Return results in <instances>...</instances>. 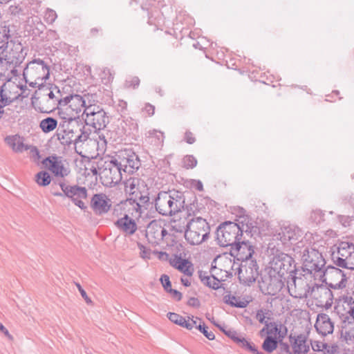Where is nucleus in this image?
I'll return each instance as SVG.
<instances>
[{
    "label": "nucleus",
    "mask_w": 354,
    "mask_h": 354,
    "mask_svg": "<svg viewBox=\"0 0 354 354\" xmlns=\"http://www.w3.org/2000/svg\"><path fill=\"white\" fill-rule=\"evenodd\" d=\"M236 221H225L217 227L216 235L220 246L232 248L245 236L255 237L260 234L257 223L248 216H240Z\"/></svg>",
    "instance_id": "nucleus-1"
},
{
    "label": "nucleus",
    "mask_w": 354,
    "mask_h": 354,
    "mask_svg": "<svg viewBox=\"0 0 354 354\" xmlns=\"http://www.w3.org/2000/svg\"><path fill=\"white\" fill-rule=\"evenodd\" d=\"M270 270L274 274H277L280 277H286L287 274V286L290 295L295 298H303L306 296V292L301 289H297V282L299 286L307 283L301 278L295 277L296 265L294 259L285 253H280L274 256L270 263Z\"/></svg>",
    "instance_id": "nucleus-2"
},
{
    "label": "nucleus",
    "mask_w": 354,
    "mask_h": 354,
    "mask_svg": "<svg viewBox=\"0 0 354 354\" xmlns=\"http://www.w3.org/2000/svg\"><path fill=\"white\" fill-rule=\"evenodd\" d=\"M294 255L301 258L304 266L310 274L320 272L325 267L326 261L317 244L311 245L306 239H301L292 248Z\"/></svg>",
    "instance_id": "nucleus-3"
},
{
    "label": "nucleus",
    "mask_w": 354,
    "mask_h": 354,
    "mask_svg": "<svg viewBox=\"0 0 354 354\" xmlns=\"http://www.w3.org/2000/svg\"><path fill=\"white\" fill-rule=\"evenodd\" d=\"M185 200L183 192L176 189L161 191L155 199V208L162 216H172L185 209Z\"/></svg>",
    "instance_id": "nucleus-4"
},
{
    "label": "nucleus",
    "mask_w": 354,
    "mask_h": 354,
    "mask_svg": "<svg viewBox=\"0 0 354 354\" xmlns=\"http://www.w3.org/2000/svg\"><path fill=\"white\" fill-rule=\"evenodd\" d=\"M91 130L78 120L68 123H59L56 136L62 145H70L84 143L89 138Z\"/></svg>",
    "instance_id": "nucleus-5"
},
{
    "label": "nucleus",
    "mask_w": 354,
    "mask_h": 354,
    "mask_svg": "<svg viewBox=\"0 0 354 354\" xmlns=\"http://www.w3.org/2000/svg\"><path fill=\"white\" fill-rule=\"evenodd\" d=\"M26 83L33 88L41 85L43 81L48 79L50 69L47 64L42 59H35L27 64L23 71Z\"/></svg>",
    "instance_id": "nucleus-6"
},
{
    "label": "nucleus",
    "mask_w": 354,
    "mask_h": 354,
    "mask_svg": "<svg viewBox=\"0 0 354 354\" xmlns=\"http://www.w3.org/2000/svg\"><path fill=\"white\" fill-rule=\"evenodd\" d=\"M26 55L25 48L20 42L10 40L0 46V63L4 62L13 68L24 62Z\"/></svg>",
    "instance_id": "nucleus-7"
},
{
    "label": "nucleus",
    "mask_w": 354,
    "mask_h": 354,
    "mask_svg": "<svg viewBox=\"0 0 354 354\" xmlns=\"http://www.w3.org/2000/svg\"><path fill=\"white\" fill-rule=\"evenodd\" d=\"M330 259L336 266L354 270V244L342 241L331 248Z\"/></svg>",
    "instance_id": "nucleus-8"
},
{
    "label": "nucleus",
    "mask_w": 354,
    "mask_h": 354,
    "mask_svg": "<svg viewBox=\"0 0 354 354\" xmlns=\"http://www.w3.org/2000/svg\"><path fill=\"white\" fill-rule=\"evenodd\" d=\"M189 228L185 232V239L191 245H199L209 238L210 226L201 216L189 219Z\"/></svg>",
    "instance_id": "nucleus-9"
},
{
    "label": "nucleus",
    "mask_w": 354,
    "mask_h": 354,
    "mask_svg": "<svg viewBox=\"0 0 354 354\" xmlns=\"http://www.w3.org/2000/svg\"><path fill=\"white\" fill-rule=\"evenodd\" d=\"M120 168L112 158L109 161H104L103 165H99V175L102 183L106 187H112L120 183L124 174Z\"/></svg>",
    "instance_id": "nucleus-10"
},
{
    "label": "nucleus",
    "mask_w": 354,
    "mask_h": 354,
    "mask_svg": "<svg viewBox=\"0 0 354 354\" xmlns=\"http://www.w3.org/2000/svg\"><path fill=\"white\" fill-rule=\"evenodd\" d=\"M59 186L62 192H52L53 195L71 198L73 203L82 210L87 208V205L83 201L88 196V190L86 187L78 185H67L63 183H60Z\"/></svg>",
    "instance_id": "nucleus-11"
},
{
    "label": "nucleus",
    "mask_w": 354,
    "mask_h": 354,
    "mask_svg": "<svg viewBox=\"0 0 354 354\" xmlns=\"http://www.w3.org/2000/svg\"><path fill=\"white\" fill-rule=\"evenodd\" d=\"M124 190L129 194V198L138 199L141 203H149V188L143 180L136 177H125Z\"/></svg>",
    "instance_id": "nucleus-12"
},
{
    "label": "nucleus",
    "mask_w": 354,
    "mask_h": 354,
    "mask_svg": "<svg viewBox=\"0 0 354 354\" xmlns=\"http://www.w3.org/2000/svg\"><path fill=\"white\" fill-rule=\"evenodd\" d=\"M112 158L124 175L133 174L140 166L138 155L130 149L121 150Z\"/></svg>",
    "instance_id": "nucleus-13"
},
{
    "label": "nucleus",
    "mask_w": 354,
    "mask_h": 354,
    "mask_svg": "<svg viewBox=\"0 0 354 354\" xmlns=\"http://www.w3.org/2000/svg\"><path fill=\"white\" fill-rule=\"evenodd\" d=\"M85 123L96 131L104 129L109 122V117L103 109L95 104L87 106L84 110Z\"/></svg>",
    "instance_id": "nucleus-14"
},
{
    "label": "nucleus",
    "mask_w": 354,
    "mask_h": 354,
    "mask_svg": "<svg viewBox=\"0 0 354 354\" xmlns=\"http://www.w3.org/2000/svg\"><path fill=\"white\" fill-rule=\"evenodd\" d=\"M323 273V281L333 289L345 288L347 283V277L344 271L333 266H328L321 271Z\"/></svg>",
    "instance_id": "nucleus-15"
},
{
    "label": "nucleus",
    "mask_w": 354,
    "mask_h": 354,
    "mask_svg": "<svg viewBox=\"0 0 354 354\" xmlns=\"http://www.w3.org/2000/svg\"><path fill=\"white\" fill-rule=\"evenodd\" d=\"M238 274L242 283L250 286L254 283L259 276V266L257 261L248 260L241 263Z\"/></svg>",
    "instance_id": "nucleus-16"
},
{
    "label": "nucleus",
    "mask_w": 354,
    "mask_h": 354,
    "mask_svg": "<svg viewBox=\"0 0 354 354\" xmlns=\"http://www.w3.org/2000/svg\"><path fill=\"white\" fill-rule=\"evenodd\" d=\"M245 236L241 240L230 248V254L241 263L248 260H253L252 256L254 253V246Z\"/></svg>",
    "instance_id": "nucleus-17"
},
{
    "label": "nucleus",
    "mask_w": 354,
    "mask_h": 354,
    "mask_svg": "<svg viewBox=\"0 0 354 354\" xmlns=\"http://www.w3.org/2000/svg\"><path fill=\"white\" fill-rule=\"evenodd\" d=\"M302 235L303 233L299 227L294 225H288L281 228V231L277 234V239L286 247L292 246L293 248L300 241L299 239Z\"/></svg>",
    "instance_id": "nucleus-18"
},
{
    "label": "nucleus",
    "mask_w": 354,
    "mask_h": 354,
    "mask_svg": "<svg viewBox=\"0 0 354 354\" xmlns=\"http://www.w3.org/2000/svg\"><path fill=\"white\" fill-rule=\"evenodd\" d=\"M335 310L342 322L354 321V299L351 297L340 299Z\"/></svg>",
    "instance_id": "nucleus-19"
},
{
    "label": "nucleus",
    "mask_w": 354,
    "mask_h": 354,
    "mask_svg": "<svg viewBox=\"0 0 354 354\" xmlns=\"http://www.w3.org/2000/svg\"><path fill=\"white\" fill-rule=\"evenodd\" d=\"M42 164L57 177H65L69 170L65 167L62 158L56 155L50 156L43 160Z\"/></svg>",
    "instance_id": "nucleus-20"
},
{
    "label": "nucleus",
    "mask_w": 354,
    "mask_h": 354,
    "mask_svg": "<svg viewBox=\"0 0 354 354\" xmlns=\"http://www.w3.org/2000/svg\"><path fill=\"white\" fill-rule=\"evenodd\" d=\"M149 203H141L138 199L128 198L125 201H122L118 205L121 210L124 212V215L127 217L138 218L142 213V208L148 205Z\"/></svg>",
    "instance_id": "nucleus-21"
},
{
    "label": "nucleus",
    "mask_w": 354,
    "mask_h": 354,
    "mask_svg": "<svg viewBox=\"0 0 354 354\" xmlns=\"http://www.w3.org/2000/svg\"><path fill=\"white\" fill-rule=\"evenodd\" d=\"M90 206L96 214H104L110 210L111 201L105 194H95L91 198Z\"/></svg>",
    "instance_id": "nucleus-22"
},
{
    "label": "nucleus",
    "mask_w": 354,
    "mask_h": 354,
    "mask_svg": "<svg viewBox=\"0 0 354 354\" xmlns=\"http://www.w3.org/2000/svg\"><path fill=\"white\" fill-rule=\"evenodd\" d=\"M286 279V277H280L277 274L272 272V270H270L268 278L263 281V283L266 284L268 293L274 295L280 292L284 286Z\"/></svg>",
    "instance_id": "nucleus-23"
},
{
    "label": "nucleus",
    "mask_w": 354,
    "mask_h": 354,
    "mask_svg": "<svg viewBox=\"0 0 354 354\" xmlns=\"http://www.w3.org/2000/svg\"><path fill=\"white\" fill-rule=\"evenodd\" d=\"M315 328L318 333L326 336L333 332L334 323L327 314L320 313L317 315Z\"/></svg>",
    "instance_id": "nucleus-24"
},
{
    "label": "nucleus",
    "mask_w": 354,
    "mask_h": 354,
    "mask_svg": "<svg viewBox=\"0 0 354 354\" xmlns=\"http://www.w3.org/2000/svg\"><path fill=\"white\" fill-rule=\"evenodd\" d=\"M169 262L172 267L188 277H192L194 272L193 263L181 257L174 255L173 258L169 259Z\"/></svg>",
    "instance_id": "nucleus-25"
},
{
    "label": "nucleus",
    "mask_w": 354,
    "mask_h": 354,
    "mask_svg": "<svg viewBox=\"0 0 354 354\" xmlns=\"http://www.w3.org/2000/svg\"><path fill=\"white\" fill-rule=\"evenodd\" d=\"M314 298L317 301L318 305L329 308L333 304V295L330 288L320 286L314 290Z\"/></svg>",
    "instance_id": "nucleus-26"
},
{
    "label": "nucleus",
    "mask_w": 354,
    "mask_h": 354,
    "mask_svg": "<svg viewBox=\"0 0 354 354\" xmlns=\"http://www.w3.org/2000/svg\"><path fill=\"white\" fill-rule=\"evenodd\" d=\"M115 224L126 236L133 234L138 229L135 219L127 217V215H124L123 217L119 218Z\"/></svg>",
    "instance_id": "nucleus-27"
},
{
    "label": "nucleus",
    "mask_w": 354,
    "mask_h": 354,
    "mask_svg": "<svg viewBox=\"0 0 354 354\" xmlns=\"http://www.w3.org/2000/svg\"><path fill=\"white\" fill-rule=\"evenodd\" d=\"M27 30L33 37H41L46 29V26L38 16H32L27 20Z\"/></svg>",
    "instance_id": "nucleus-28"
},
{
    "label": "nucleus",
    "mask_w": 354,
    "mask_h": 354,
    "mask_svg": "<svg viewBox=\"0 0 354 354\" xmlns=\"http://www.w3.org/2000/svg\"><path fill=\"white\" fill-rule=\"evenodd\" d=\"M145 235L149 243L155 245H158L162 241L160 237V224L154 221H151L147 226Z\"/></svg>",
    "instance_id": "nucleus-29"
},
{
    "label": "nucleus",
    "mask_w": 354,
    "mask_h": 354,
    "mask_svg": "<svg viewBox=\"0 0 354 354\" xmlns=\"http://www.w3.org/2000/svg\"><path fill=\"white\" fill-rule=\"evenodd\" d=\"M290 341L292 344L294 354H304L310 349L309 345L307 344V339L305 335H299L297 337H293L290 335Z\"/></svg>",
    "instance_id": "nucleus-30"
},
{
    "label": "nucleus",
    "mask_w": 354,
    "mask_h": 354,
    "mask_svg": "<svg viewBox=\"0 0 354 354\" xmlns=\"http://www.w3.org/2000/svg\"><path fill=\"white\" fill-rule=\"evenodd\" d=\"M340 339L348 345H354V321L342 322Z\"/></svg>",
    "instance_id": "nucleus-31"
},
{
    "label": "nucleus",
    "mask_w": 354,
    "mask_h": 354,
    "mask_svg": "<svg viewBox=\"0 0 354 354\" xmlns=\"http://www.w3.org/2000/svg\"><path fill=\"white\" fill-rule=\"evenodd\" d=\"M198 277L201 281L206 286L214 290H217L220 288V281L214 275H209L206 271L199 270Z\"/></svg>",
    "instance_id": "nucleus-32"
},
{
    "label": "nucleus",
    "mask_w": 354,
    "mask_h": 354,
    "mask_svg": "<svg viewBox=\"0 0 354 354\" xmlns=\"http://www.w3.org/2000/svg\"><path fill=\"white\" fill-rule=\"evenodd\" d=\"M71 104L68 107L71 111L75 113L76 115H78L79 113L81 112L82 108L87 107L86 106V102L83 97L80 95H70Z\"/></svg>",
    "instance_id": "nucleus-33"
},
{
    "label": "nucleus",
    "mask_w": 354,
    "mask_h": 354,
    "mask_svg": "<svg viewBox=\"0 0 354 354\" xmlns=\"http://www.w3.org/2000/svg\"><path fill=\"white\" fill-rule=\"evenodd\" d=\"M58 115L62 120L59 123H68L77 120L79 115H76L75 113L71 111L68 107H58Z\"/></svg>",
    "instance_id": "nucleus-34"
},
{
    "label": "nucleus",
    "mask_w": 354,
    "mask_h": 354,
    "mask_svg": "<svg viewBox=\"0 0 354 354\" xmlns=\"http://www.w3.org/2000/svg\"><path fill=\"white\" fill-rule=\"evenodd\" d=\"M280 340L277 338V336L267 335L262 344V348L265 352L268 353H272L277 350Z\"/></svg>",
    "instance_id": "nucleus-35"
},
{
    "label": "nucleus",
    "mask_w": 354,
    "mask_h": 354,
    "mask_svg": "<svg viewBox=\"0 0 354 354\" xmlns=\"http://www.w3.org/2000/svg\"><path fill=\"white\" fill-rule=\"evenodd\" d=\"M171 226L172 231L177 233L184 232L185 234V232L189 228V219L185 217L178 220H173L171 222Z\"/></svg>",
    "instance_id": "nucleus-36"
},
{
    "label": "nucleus",
    "mask_w": 354,
    "mask_h": 354,
    "mask_svg": "<svg viewBox=\"0 0 354 354\" xmlns=\"http://www.w3.org/2000/svg\"><path fill=\"white\" fill-rule=\"evenodd\" d=\"M236 344L241 348L247 351H250L253 354H265L261 351H259L253 342H248L245 337L240 336Z\"/></svg>",
    "instance_id": "nucleus-37"
},
{
    "label": "nucleus",
    "mask_w": 354,
    "mask_h": 354,
    "mask_svg": "<svg viewBox=\"0 0 354 354\" xmlns=\"http://www.w3.org/2000/svg\"><path fill=\"white\" fill-rule=\"evenodd\" d=\"M223 301L225 304L236 308H245L248 304V301L241 300L239 297L231 295H225L223 297Z\"/></svg>",
    "instance_id": "nucleus-38"
},
{
    "label": "nucleus",
    "mask_w": 354,
    "mask_h": 354,
    "mask_svg": "<svg viewBox=\"0 0 354 354\" xmlns=\"http://www.w3.org/2000/svg\"><path fill=\"white\" fill-rule=\"evenodd\" d=\"M58 122L56 119L48 117L40 122L39 127L44 133H49L53 131L57 126Z\"/></svg>",
    "instance_id": "nucleus-39"
},
{
    "label": "nucleus",
    "mask_w": 354,
    "mask_h": 354,
    "mask_svg": "<svg viewBox=\"0 0 354 354\" xmlns=\"http://www.w3.org/2000/svg\"><path fill=\"white\" fill-rule=\"evenodd\" d=\"M5 87L6 84L0 87V119L2 118L4 113L3 108L9 105L13 101V100L6 94Z\"/></svg>",
    "instance_id": "nucleus-40"
},
{
    "label": "nucleus",
    "mask_w": 354,
    "mask_h": 354,
    "mask_svg": "<svg viewBox=\"0 0 354 354\" xmlns=\"http://www.w3.org/2000/svg\"><path fill=\"white\" fill-rule=\"evenodd\" d=\"M35 181L40 186H47L51 182L50 174L46 171H41L35 175Z\"/></svg>",
    "instance_id": "nucleus-41"
},
{
    "label": "nucleus",
    "mask_w": 354,
    "mask_h": 354,
    "mask_svg": "<svg viewBox=\"0 0 354 354\" xmlns=\"http://www.w3.org/2000/svg\"><path fill=\"white\" fill-rule=\"evenodd\" d=\"M6 142L15 151H22L24 145V143L19 140V138L15 136H8L6 138Z\"/></svg>",
    "instance_id": "nucleus-42"
},
{
    "label": "nucleus",
    "mask_w": 354,
    "mask_h": 354,
    "mask_svg": "<svg viewBox=\"0 0 354 354\" xmlns=\"http://www.w3.org/2000/svg\"><path fill=\"white\" fill-rule=\"evenodd\" d=\"M48 102L50 104V106L47 107L46 109L44 107H39V111L41 113H50L55 109V106H57V102L55 101V100H59V97L55 96L52 91L48 93Z\"/></svg>",
    "instance_id": "nucleus-43"
},
{
    "label": "nucleus",
    "mask_w": 354,
    "mask_h": 354,
    "mask_svg": "<svg viewBox=\"0 0 354 354\" xmlns=\"http://www.w3.org/2000/svg\"><path fill=\"white\" fill-rule=\"evenodd\" d=\"M167 316L171 322L182 327L184 326L186 319L183 316L175 313H168Z\"/></svg>",
    "instance_id": "nucleus-44"
},
{
    "label": "nucleus",
    "mask_w": 354,
    "mask_h": 354,
    "mask_svg": "<svg viewBox=\"0 0 354 354\" xmlns=\"http://www.w3.org/2000/svg\"><path fill=\"white\" fill-rule=\"evenodd\" d=\"M185 207L187 212V219H189V217L192 216H195L196 214L198 212V203L196 196H194V200L189 205L185 204Z\"/></svg>",
    "instance_id": "nucleus-45"
},
{
    "label": "nucleus",
    "mask_w": 354,
    "mask_h": 354,
    "mask_svg": "<svg viewBox=\"0 0 354 354\" xmlns=\"http://www.w3.org/2000/svg\"><path fill=\"white\" fill-rule=\"evenodd\" d=\"M113 73H112L111 70L109 68H104L102 71L100 76L102 80V82L106 84L113 80Z\"/></svg>",
    "instance_id": "nucleus-46"
},
{
    "label": "nucleus",
    "mask_w": 354,
    "mask_h": 354,
    "mask_svg": "<svg viewBox=\"0 0 354 354\" xmlns=\"http://www.w3.org/2000/svg\"><path fill=\"white\" fill-rule=\"evenodd\" d=\"M196 328L200 330L208 339L213 340L215 338V335L212 331L207 330V327L205 326V323L202 321H200L198 325L196 326Z\"/></svg>",
    "instance_id": "nucleus-47"
},
{
    "label": "nucleus",
    "mask_w": 354,
    "mask_h": 354,
    "mask_svg": "<svg viewBox=\"0 0 354 354\" xmlns=\"http://www.w3.org/2000/svg\"><path fill=\"white\" fill-rule=\"evenodd\" d=\"M183 166L186 169H192L197 165V160L196 158L192 155H187L183 158Z\"/></svg>",
    "instance_id": "nucleus-48"
},
{
    "label": "nucleus",
    "mask_w": 354,
    "mask_h": 354,
    "mask_svg": "<svg viewBox=\"0 0 354 354\" xmlns=\"http://www.w3.org/2000/svg\"><path fill=\"white\" fill-rule=\"evenodd\" d=\"M187 319L185 320L183 328H185L188 330H192L194 327L196 328V326L198 325V322H200L201 321L198 317H195L192 316V317H187Z\"/></svg>",
    "instance_id": "nucleus-49"
},
{
    "label": "nucleus",
    "mask_w": 354,
    "mask_h": 354,
    "mask_svg": "<svg viewBox=\"0 0 354 354\" xmlns=\"http://www.w3.org/2000/svg\"><path fill=\"white\" fill-rule=\"evenodd\" d=\"M278 354H294L293 351H290V347L288 344L280 340L278 348H277Z\"/></svg>",
    "instance_id": "nucleus-50"
},
{
    "label": "nucleus",
    "mask_w": 354,
    "mask_h": 354,
    "mask_svg": "<svg viewBox=\"0 0 354 354\" xmlns=\"http://www.w3.org/2000/svg\"><path fill=\"white\" fill-rule=\"evenodd\" d=\"M57 13L55 10L48 8L44 14V19L46 23L52 24L57 19Z\"/></svg>",
    "instance_id": "nucleus-51"
},
{
    "label": "nucleus",
    "mask_w": 354,
    "mask_h": 354,
    "mask_svg": "<svg viewBox=\"0 0 354 354\" xmlns=\"http://www.w3.org/2000/svg\"><path fill=\"white\" fill-rule=\"evenodd\" d=\"M269 313V310L259 309L257 312L256 319L259 322V323L266 324V323H268V321L266 320V315H268Z\"/></svg>",
    "instance_id": "nucleus-52"
},
{
    "label": "nucleus",
    "mask_w": 354,
    "mask_h": 354,
    "mask_svg": "<svg viewBox=\"0 0 354 354\" xmlns=\"http://www.w3.org/2000/svg\"><path fill=\"white\" fill-rule=\"evenodd\" d=\"M218 327L224 333L225 335H227L228 337H230L231 339H232L235 343L237 341V339L239 338V335L237 333V332L232 329H227L225 330L223 328L221 327L220 326L217 325Z\"/></svg>",
    "instance_id": "nucleus-53"
},
{
    "label": "nucleus",
    "mask_w": 354,
    "mask_h": 354,
    "mask_svg": "<svg viewBox=\"0 0 354 354\" xmlns=\"http://www.w3.org/2000/svg\"><path fill=\"white\" fill-rule=\"evenodd\" d=\"M140 84V79L135 76L131 77L129 80H127L124 83V87L127 88H137Z\"/></svg>",
    "instance_id": "nucleus-54"
},
{
    "label": "nucleus",
    "mask_w": 354,
    "mask_h": 354,
    "mask_svg": "<svg viewBox=\"0 0 354 354\" xmlns=\"http://www.w3.org/2000/svg\"><path fill=\"white\" fill-rule=\"evenodd\" d=\"M160 281L167 292H169V290L171 289V283L169 279V277L165 274L160 277Z\"/></svg>",
    "instance_id": "nucleus-55"
},
{
    "label": "nucleus",
    "mask_w": 354,
    "mask_h": 354,
    "mask_svg": "<svg viewBox=\"0 0 354 354\" xmlns=\"http://www.w3.org/2000/svg\"><path fill=\"white\" fill-rule=\"evenodd\" d=\"M322 350L327 354H335L338 351L339 347L337 345H328L327 344L322 343Z\"/></svg>",
    "instance_id": "nucleus-56"
},
{
    "label": "nucleus",
    "mask_w": 354,
    "mask_h": 354,
    "mask_svg": "<svg viewBox=\"0 0 354 354\" xmlns=\"http://www.w3.org/2000/svg\"><path fill=\"white\" fill-rule=\"evenodd\" d=\"M138 247L140 250V257L143 259H150L151 250L144 246L142 244L138 243Z\"/></svg>",
    "instance_id": "nucleus-57"
},
{
    "label": "nucleus",
    "mask_w": 354,
    "mask_h": 354,
    "mask_svg": "<svg viewBox=\"0 0 354 354\" xmlns=\"http://www.w3.org/2000/svg\"><path fill=\"white\" fill-rule=\"evenodd\" d=\"M288 329L286 326L279 322V330L277 334V338L279 340L283 341V338L287 335Z\"/></svg>",
    "instance_id": "nucleus-58"
},
{
    "label": "nucleus",
    "mask_w": 354,
    "mask_h": 354,
    "mask_svg": "<svg viewBox=\"0 0 354 354\" xmlns=\"http://www.w3.org/2000/svg\"><path fill=\"white\" fill-rule=\"evenodd\" d=\"M269 326V332L270 335L272 336H277V332L279 330V323L273 322H268Z\"/></svg>",
    "instance_id": "nucleus-59"
},
{
    "label": "nucleus",
    "mask_w": 354,
    "mask_h": 354,
    "mask_svg": "<svg viewBox=\"0 0 354 354\" xmlns=\"http://www.w3.org/2000/svg\"><path fill=\"white\" fill-rule=\"evenodd\" d=\"M71 100L70 95L64 98H59V100H55V101L57 102V106H60L62 108L70 106Z\"/></svg>",
    "instance_id": "nucleus-60"
},
{
    "label": "nucleus",
    "mask_w": 354,
    "mask_h": 354,
    "mask_svg": "<svg viewBox=\"0 0 354 354\" xmlns=\"http://www.w3.org/2000/svg\"><path fill=\"white\" fill-rule=\"evenodd\" d=\"M149 135L151 137L156 138L159 143L163 142L165 136L162 132L154 129L152 131H149Z\"/></svg>",
    "instance_id": "nucleus-61"
},
{
    "label": "nucleus",
    "mask_w": 354,
    "mask_h": 354,
    "mask_svg": "<svg viewBox=\"0 0 354 354\" xmlns=\"http://www.w3.org/2000/svg\"><path fill=\"white\" fill-rule=\"evenodd\" d=\"M142 110L149 116H152L155 113V106L149 103H146Z\"/></svg>",
    "instance_id": "nucleus-62"
},
{
    "label": "nucleus",
    "mask_w": 354,
    "mask_h": 354,
    "mask_svg": "<svg viewBox=\"0 0 354 354\" xmlns=\"http://www.w3.org/2000/svg\"><path fill=\"white\" fill-rule=\"evenodd\" d=\"M184 140H185V142L187 143L190 144V145L194 143L196 141V138L194 136V134L189 131H187L185 132Z\"/></svg>",
    "instance_id": "nucleus-63"
},
{
    "label": "nucleus",
    "mask_w": 354,
    "mask_h": 354,
    "mask_svg": "<svg viewBox=\"0 0 354 354\" xmlns=\"http://www.w3.org/2000/svg\"><path fill=\"white\" fill-rule=\"evenodd\" d=\"M169 293H170L171 297L176 301H180L182 299V293L175 289H169Z\"/></svg>",
    "instance_id": "nucleus-64"
}]
</instances>
